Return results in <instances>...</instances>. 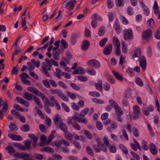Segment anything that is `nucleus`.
<instances>
[{
    "instance_id": "f257e3e1",
    "label": "nucleus",
    "mask_w": 160,
    "mask_h": 160,
    "mask_svg": "<svg viewBox=\"0 0 160 160\" xmlns=\"http://www.w3.org/2000/svg\"><path fill=\"white\" fill-rule=\"evenodd\" d=\"M96 141L98 142L97 145H93V148L95 152L97 153L100 152L101 151L106 152L107 151V147L104 145L102 142L101 141L100 138H98L96 139Z\"/></svg>"
},
{
    "instance_id": "f03ea898",
    "label": "nucleus",
    "mask_w": 160,
    "mask_h": 160,
    "mask_svg": "<svg viewBox=\"0 0 160 160\" xmlns=\"http://www.w3.org/2000/svg\"><path fill=\"white\" fill-rule=\"evenodd\" d=\"M124 39L125 40H131L133 38V34L131 29L124 30L123 31Z\"/></svg>"
},
{
    "instance_id": "7ed1b4c3",
    "label": "nucleus",
    "mask_w": 160,
    "mask_h": 160,
    "mask_svg": "<svg viewBox=\"0 0 160 160\" xmlns=\"http://www.w3.org/2000/svg\"><path fill=\"white\" fill-rule=\"evenodd\" d=\"M115 110V113L117 115L116 119L117 121L120 122H122V119L121 116L123 114V112L121 110V108L119 106L114 109Z\"/></svg>"
},
{
    "instance_id": "20e7f679",
    "label": "nucleus",
    "mask_w": 160,
    "mask_h": 160,
    "mask_svg": "<svg viewBox=\"0 0 160 160\" xmlns=\"http://www.w3.org/2000/svg\"><path fill=\"white\" fill-rule=\"evenodd\" d=\"M88 64L90 67H94L97 68H99L101 66L100 63L99 61L95 59L88 61Z\"/></svg>"
},
{
    "instance_id": "39448f33",
    "label": "nucleus",
    "mask_w": 160,
    "mask_h": 160,
    "mask_svg": "<svg viewBox=\"0 0 160 160\" xmlns=\"http://www.w3.org/2000/svg\"><path fill=\"white\" fill-rule=\"evenodd\" d=\"M42 64L43 65L42 66L41 68L42 72L47 77H50V75L48 72V71H50L51 70V67L46 64L45 62H43Z\"/></svg>"
},
{
    "instance_id": "423d86ee",
    "label": "nucleus",
    "mask_w": 160,
    "mask_h": 160,
    "mask_svg": "<svg viewBox=\"0 0 160 160\" xmlns=\"http://www.w3.org/2000/svg\"><path fill=\"white\" fill-rule=\"evenodd\" d=\"M78 113H76L75 115L72 118V119H73L75 120H77L79 123H82L86 124L87 123V120L85 118H82L80 117H78Z\"/></svg>"
},
{
    "instance_id": "0eeeda50",
    "label": "nucleus",
    "mask_w": 160,
    "mask_h": 160,
    "mask_svg": "<svg viewBox=\"0 0 160 160\" xmlns=\"http://www.w3.org/2000/svg\"><path fill=\"white\" fill-rule=\"evenodd\" d=\"M133 109L134 113V115H133V117L135 119H137L141 115L140 108L138 105H136L133 107Z\"/></svg>"
},
{
    "instance_id": "6e6552de",
    "label": "nucleus",
    "mask_w": 160,
    "mask_h": 160,
    "mask_svg": "<svg viewBox=\"0 0 160 160\" xmlns=\"http://www.w3.org/2000/svg\"><path fill=\"white\" fill-rule=\"evenodd\" d=\"M112 45L110 43L107 45L103 49V54L106 55H109L112 52Z\"/></svg>"
},
{
    "instance_id": "1a4fd4ad",
    "label": "nucleus",
    "mask_w": 160,
    "mask_h": 160,
    "mask_svg": "<svg viewBox=\"0 0 160 160\" xmlns=\"http://www.w3.org/2000/svg\"><path fill=\"white\" fill-rule=\"evenodd\" d=\"M140 65L143 70H145L147 66L146 60L144 56L141 57L139 59Z\"/></svg>"
},
{
    "instance_id": "9d476101",
    "label": "nucleus",
    "mask_w": 160,
    "mask_h": 160,
    "mask_svg": "<svg viewBox=\"0 0 160 160\" xmlns=\"http://www.w3.org/2000/svg\"><path fill=\"white\" fill-rule=\"evenodd\" d=\"M8 136L13 141H21L23 139L21 136L10 133L8 134Z\"/></svg>"
},
{
    "instance_id": "9b49d317",
    "label": "nucleus",
    "mask_w": 160,
    "mask_h": 160,
    "mask_svg": "<svg viewBox=\"0 0 160 160\" xmlns=\"http://www.w3.org/2000/svg\"><path fill=\"white\" fill-rule=\"evenodd\" d=\"M28 137L29 138L33 140L32 146L33 148H36L37 141L38 140V138L34 134L30 133L28 134Z\"/></svg>"
},
{
    "instance_id": "f8f14e48",
    "label": "nucleus",
    "mask_w": 160,
    "mask_h": 160,
    "mask_svg": "<svg viewBox=\"0 0 160 160\" xmlns=\"http://www.w3.org/2000/svg\"><path fill=\"white\" fill-rule=\"evenodd\" d=\"M152 34V31L150 29L146 30L142 32V36L143 39L147 40Z\"/></svg>"
},
{
    "instance_id": "ddd939ff",
    "label": "nucleus",
    "mask_w": 160,
    "mask_h": 160,
    "mask_svg": "<svg viewBox=\"0 0 160 160\" xmlns=\"http://www.w3.org/2000/svg\"><path fill=\"white\" fill-rule=\"evenodd\" d=\"M16 99L18 103L23 104L24 106L26 107H28L29 106L30 104L29 102L26 101L24 99L20 97H17Z\"/></svg>"
},
{
    "instance_id": "4468645a",
    "label": "nucleus",
    "mask_w": 160,
    "mask_h": 160,
    "mask_svg": "<svg viewBox=\"0 0 160 160\" xmlns=\"http://www.w3.org/2000/svg\"><path fill=\"white\" fill-rule=\"evenodd\" d=\"M53 120L55 125L57 127H58L59 126V124H60L61 122H62L61 118L58 114L56 115V116L53 118Z\"/></svg>"
},
{
    "instance_id": "2eb2a0df",
    "label": "nucleus",
    "mask_w": 160,
    "mask_h": 160,
    "mask_svg": "<svg viewBox=\"0 0 160 160\" xmlns=\"http://www.w3.org/2000/svg\"><path fill=\"white\" fill-rule=\"evenodd\" d=\"M90 46V42L89 41L85 40L82 42L81 48L83 51H86Z\"/></svg>"
},
{
    "instance_id": "dca6fc26",
    "label": "nucleus",
    "mask_w": 160,
    "mask_h": 160,
    "mask_svg": "<svg viewBox=\"0 0 160 160\" xmlns=\"http://www.w3.org/2000/svg\"><path fill=\"white\" fill-rule=\"evenodd\" d=\"M13 156L15 158H25L29 157L28 155V154L23 153L15 154H14Z\"/></svg>"
},
{
    "instance_id": "f3484780",
    "label": "nucleus",
    "mask_w": 160,
    "mask_h": 160,
    "mask_svg": "<svg viewBox=\"0 0 160 160\" xmlns=\"http://www.w3.org/2000/svg\"><path fill=\"white\" fill-rule=\"evenodd\" d=\"M3 108L2 110H0V119H2L3 118V112H6L8 108V105L7 102V101L5 103L3 104Z\"/></svg>"
},
{
    "instance_id": "a211bd4d",
    "label": "nucleus",
    "mask_w": 160,
    "mask_h": 160,
    "mask_svg": "<svg viewBox=\"0 0 160 160\" xmlns=\"http://www.w3.org/2000/svg\"><path fill=\"white\" fill-rule=\"evenodd\" d=\"M113 27L118 34H119L121 32V28L119 24L118 20V19L116 20Z\"/></svg>"
},
{
    "instance_id": "6ab92c4d",
    "label": "nucleus",
    "mask_w": 160,
    "mask_h": 160,
    "mask_svg": "<svg viewBox=\"0 0 160 160\" xmlns=\"http://www.w3.org/2000/svg\"><path fill=\"white\" fill-rule=\"evenodd\" d=\"M69 2H70L69 5H70V6L68 8L66 11L67 12H68L73 9L74 8V5L76 3L75 0H70Z\"/></svg>"
},
{
    "instance_id": "aec40b11",
    "label": "nucleus",
    "mask_w": 160,
    "mask_h": 160,
    "mask_svg": "<svg viewBox=\"0 0 160 160\" xmlns=\"http://www.w3.org/2000/svg\"><path fill=\"white\" fill-rule=\"evenodd\" d=\"M150 150L151 152L153 155L156 154L157 153V151L155 144L153 143H151L150 145Z\"/></svg>"
},
{
    "instance_id": "412c9836",
    "label": "nucleus",
    "mask_w": 160,
    "mask_h": 160,
    "mask_svg": "<svg viewBox=\"0 0 160 160\" xmlns=\"http://www.w3.org/2000/svg\"><path fill=\"white\" fill-rule=\"evenodd\" d=\"M98 83H96L95 84V86L97 89L99 91L102 92V81L101 79L98 80Z\"/></svg>"
},
{
    "instance_id": "4be33fe9",
    "label": "nucleus",
    "mask_w": 160,
    "mask_h": 160,
    "mask_svg": "<svg viewBox=\"0 0 160 160\" xmlns=\"http://www.w3.org/2000/svg\"><path fill=\"white\" fill-rule=\"evenodd\" d=\"M23 98L29 101H31L33 98V95L28 92H25L23 96Z\"/></svg>"
},
{
    "instance_id": "5701e85b",
    "label": "nucleus",
    "mask_w": 160,
    "mask_h": 160,
    "mask_svg": "<svg viewBox=\"0 0 160 160\" xmlns=\"http://www.w3.org/2000/svg\"><path fill=\"white\" fill-rule=\"evenodd\" d=\"M141 5L143 9L144 13L146 16H148L150 13L149 8L145 6L143 2H141Z\"/></svg>"
},
{
    "instance_id": "b1692460",
    "label": "nucleus",
    "mask_w": 160,
    "mask_h": 160,
    "mask_svg": "<svg viewBox=\"0 0 160 160\" xmlns=\"http://www.w3.org/2000/svg\"><path fill=\"white\" fill-rule=\"evenodd\" d=\"M78 37V34L76 33H73L72 34L70 38V41L72 45H75L76 42V39Z\"/></svg>"
},
{
    "instance_id": "393cba45",
    "label": "nucleus",
    "mask_w": 160,
    "mask_h": 160,
    "mask_svg": "<svg viewBox=\"0 0 160 160\" xmlns=\"http://www.w3.org/2000/svg\"><path fill=\"white\" fill-rule=\"evenodd\" d=\"M60 128L64 132H67L68 131V128L67 125L63 122H61V123L59 124V126Z\"/></svg>"
},
{
    "instance_id": "a878e982",
    "label": "nucleus",
    "mask_w": 160,
    "mask_h": 160,
    "mask_svg": "<svg viewBox=\"0 0 160 160\" xmlns=\"http://www.w3.org/2000/svg\"><path fill=\"white\" fill-rule=\"evenodd\" d=\"M41 151H44L50 153H52L54 152L53 149L51 147H45L41 149Z\"/></svg>"
},
{
    "instance_id": "bb28decb",
    "label": "nucleus",
    "mask_w": 160,
    "mask_h": 160,
    "mask_svg": "<svg viewBox=\"0 0 160 160\" xmlns=\"http://www.w3.org/2000/svg\"><path fill=\"white\" fill-rule=\"evenodd\" d=\"M31 142L32 141L31 140H26L24 141L25 146H24V148H25V150L31 148L30 146Z\"/></svg>"
},
{
    "instance_id": "cd10ccee",
    "label": "nucleus",
    "mask_w": 160,
    "mask_h": 160,
    "mask_svg": "<svg viewBox=\"0 0 160 160\" xmlns=\"http://www.w3.org/2000/svg\"><path fill=\"white\" fill-rule=\"evenodd\" d=\"M112 42L113 45L116 47H120V43L119 40L115 36L113 37Z\"/></svg>"
},
{
    "instance_id": "c85d7f7f",
    "label": "nucleus",
    "mask_w": 160,
    "mask_h": 160,
    "mask_svg": "<svg viewBox=\"0 0 160 160\" xmlns=\"http://www.w3.org/2000/svg\"><path fill=\"white\" fill-rule=\"evenodd\" d=\"M20 129L23 132H28L30 130V126L28 124L23 125L20 127Z\"/></svg>"
},
{
    "instance_id": "c756f323",
    "label": "nucleus",
    "mask_w": 160,
    "mask_h": 160,
    "mask_svg": "<svg viewBox=\"0 0 160 160\" xmlns=\"http://www.w3.org/2000/svg\"><path fill=\"white\" fill-rule=\"evenodd\" d=\"M49 91L50 93L52 94L53 95L55 94H57L58 96L61 92L59 89H53L52 88H51L49 89Z\"/></svg>"
},
{
    "instance_id": "7c9ffc66",
    "label": "nucleus",
    "mask_w": 160,
    "mask_h": 160,
    "mask_svg": "<svg viewBox=\"0 0 160 160\" xmlns=\"http://www.w3.org/2000/svg\"><path fill=\"white\" fill-rule=\"evenodd\" d=\"M5 149L10 155H12L13 153H15L16 151L15 149H13L11 146H8L6 147Z\"/></svg>"
},
{
    "instance_id": "2f4dec72",
    "label": "nucleus",
    "mask_w": 160,
    "mask_h": 160,
    "mask_svg": "<svg viewBox=\"0 0 160 160\" xmlns=\"http://www.w3.org/2000/svg\"><path fill=\"white\" fill-rule=\"evenodd\" d=\"M35 102L36 103L37 105L41 108H42L43 107V105L42 103L41 102L39 99L36 96L33 97Z\"/></svg>"
},
{
    "instance_id": "473e14b6",
    "label": "nucleus",
    "mask_w": 160,
    "mask_h": 160,
    "mask_svg": "<svg viewBox=\"0 0 160 160\" xmlns=\"http://www.w3.org/2000/svg\"><path fill=\"white\" fill-rule=\"evenodd\" d=\"M112 72L116 78L119 81H122L123 78L122 76L118 72L114 71H112Z\"/></svg>"
},
{
    "instance_id": "72a5a7b5",
    "label": "nucleus",
    "mask_w": 160,
    "mask_h": 160,
    "mask_svg": "<svg viewBox=\"0 0 160 160\" xmlns=\"http://www.w3.org/2000/svg\"><path fill=\"white\" fill-rule=\"evenodd\" d=\"M61 45L62 46L61 48L62 50L68 48V44L67 42L64 39H62L61 41Z\"/></svg>"
},
{
    "instance_id": "f704fd0d",
    "label": "nucleus",
    "mask_w": 160,
    "mask_h": 160,
    "mask_svg": "<svg viewBox=\"0 0 160 160\" xmlns=\"http://www.w3.org/2000/svg\"><path fill=\"white\" fill-rule=\"evenodd\" d=\"M65 133L64 135L65 138L69 141H71L73 139V136L69 132H65Z\"/></svg>"
},
{
    "instance_id": "c9c22d12",
    "label": "nucleus",
    "mask_w": 160,
    "mask_h": 160,
    "mask_svg": "<svg viewBox=\"0 0 160 160\" xmlns=\"http://www.w3.org/2000/svg\"><path fill=\"white\" fill-rule=\"evenodd\" d=\"M84 133L85 136L87 138L89 139H91L92 138V135L89 131L85 130L84 131Z\"/></svg>"
},
{
    "instance_id": "e433bc0d",
    "label": "nucleus",
    "mask_w": 160,
    "mask_h": 160,
    "mask_svg": "<svg viewBox=\"0 0 160 160\" xmlns=\"http://www.w3.org/2000/svg\"><path fill=\"white\" fill-rule=\"evenodd\" d=\"M133 134L136 137H138L139 135V132L138 129L135 127H133L132 129Z\"/></svg>"
},
{
    "instance_id": "4c0bfd02",
    "label": "nucleus",
    "mask_w": 160,
    "mask_h": 160,
    "mask_svg": "<svg viewBox=\"0 0 160 160\" xmlns=\"http://www.w3.org/2000/svg\"><path fill=\"white\" fill-rule=\"evenodd\" d=\"M105 28L104 26H101L99 29L98 34L99 36H101L103 35L105 33Z\"/></svg>"
},
{
    "instance_id": "58836bf2",
    "label": "nucleus",
    "mask_w": 160,
    "mask_h": 160,
    "mask_svg": "<svg viewBox=\"0 0 160 160\" xmlns=\"http://www.w3.org/2000/svg\"><path fill=\"white\" fill-rule=\"evenodd\" d=\"M89 111V108H86L82 110L79 114V116L81 117H83L86 115Z\"/></svg>"
},
{
    "instance_id": "ea45409f",
    "label": "nucleus",
    "mask_w": 160,
    "mask_h": 160,
    "mask_svg": "<svg viewBox=\"0 0 160 160\" xmlns=\"http://www.w3.org/2000/svg\"><path fill=\"white\" fill-rule=\"evenodd\" d=\"M9 128L10 130L11 131L14 132L17 131L18 128L16 124H13L11 123L10 125L9 126Z\"/></svg>"
},
{
    "instance_id": "a19ab883",
    "label": "nucleus",
    "mask_w": 160,
    "mask_h": 160,
    "mask_svg": "<svg viewBox=\"0 0 160 160\" xmlns=\"http://www.w3.org/2000/svg\"><path fill=\"white\" fill-rule=\"evenodd\" d=\"M89 94L91 96L94 97H99L100 96V94L96 91H91L89 92Z\"/></svg>"
},
{
    "instance_id": "79ce46f5",
    "label": "nucleus",
    "mask_w": 160,
    "mask_h": 160,
    "mask_svg": "<svg viewBox=\"0 0 160 160\" xmlns=\"http://www.w3.org/2000/svg\"><path fill=\"white\" fill-rule=\"evenodd\" d=\"M13 145L18 148L22 150H25L24 146L22 144L18 142H14Z\"/></svg>"
},
{
    "instance_id": "37998d69",
    "label": "nucleus",
    "mask_w": 160,
    "mask_h": 160,
    "mask_svg": "<svg viewBox=\"0 0 160 160\" xmlns=\"http://www.w3.org/2000/svg\"><path fill=\"white\" fill-rule=\"evenodd\" d=\"M136 83L140 86L142 87L143 85V83L141 79L139 77H137L135 79Z\"/></svg>"
},
{
    "instance_id": "c03bdc74",
    "label": "nucleus",
    "mask_w": 160,
    "mask_h": 160,
    "mask_svg": "<svg viewBox=\"0 0 160 160\" xmlns=\"http://www.w3.org/2000/svg\"><path fill=\"white\" fill-rule=\"evenodd\" d=\"M109 102L111 106L113 107L114 109L118 106L117 103L113 100H109Z\"/></svg>"
},
{
    "instance_id": "a18cd8bd",
    "label": "nucleus",
    "mask_w": 160,
    "mask_h": 160,
    "mask_svg": "<svg viewBox=\"0 0 160 160\" xmlns=\"http://www.w3.org/2000/svg\"><path fill=\"white\" fill-rule=\"evenodd\" d=\"M35 110L39 116L42 119L44 118V116L41 110L38 109L37 107H36Z\"/></svg>"
},
{
    "instance_id": "49530a36",
    "label": "nucleus",
    "mask_w": 160,
    "mask_h": 160,
    "mask_svg": "<svg viewBox=\"0 0 160 160\" xmlns=\"http://www.w3.org/2000/svg\"><path fill=\"white\" fill-rule=\"evenodd\" d=\"M119 147L122 152L125 154H127L128 153V151L127 148L123 144H120L119 146Z\"/></svg>"
},
{
    "instance_id": "de8ad7c7",
    "label": "nucleus",
    "mask_w": 160,
    "mask_h": 160,
    "mask_svg": "<svg viewBox=\"0 0 160 160\" xmlns=\"http://www.w3.org/2000/svg\"><path fill=\"white\" fill-rule=\"evenodd\" d=\"M141 55V50L140 49H136L134 54L133 55L132 57L134 58L136 57H139Z\"/></svg>"
},
{
    "instance_id": "09e8293b",
    "label": "nucleus",
    "mask_w": 160,
    "mask_h": 160,
    "mask_svg": "<svg viewBox=\"0 0 160 160\" xmlns=\"http://www.w3.org/2000/svg\"><path fill=\"white\" fill-rule=\"evenodd\" d=\"M87 72L89 75L92 76L95 75L96 72L93 68H91L87 70Z\"/></svg>"
},
{
    "instance_id": "8fccbe9b",
    "label": "nucleus",
    "mask_w": 160,
    "mask_h": 160,
    "mask_svg": "<svg viewBox=\"0 0 160 160\" xmlns=\"http://www.w3.org/2000/svg\"><path fill=\"white\" fill-rule=\"evenodd\" d=\"M108 41V39L107 38H103L99 42V45L102 47H103Z\"/></svg>"
},
{
    "instance_id": "3c124183",
    "label": "nucleus",
    "mask_w": 160,
    "mask_h": 160,
    "mask_svg": "<svg viewBox=\"0 0 160 160\" xmlns=\"http://www.w3.org/2000/svg\"><path fill=\"white\" fill-rule=\"evenodd\" d=\"M142 147L145 150H148L149 148L148 146V143L145 141H142Z\"/></svg>"
},
{
    "instance_id": "603ef678",
    "label": "nucleus",
    "mask_w": 160,
    "mask_h": 160,
    "mask_svg": "<svg viewBox=\"0 0 160 160\" xmlns=\"http://www.w3.org/2000/svg\"><path fill=\"white\" fill-rule=\"evenodd\" d=\"M92 101L94 102L97 104H103L104 103V101L102 100L96 98H93L92 99Z\"/></svg>"
},
{
    "instance_id": "864d4df0",
    "label": "nucleus",
    "mask_w": 160,
    "mask_h": 160,
    "mask_svg": "<svg viewBox=\"0 0 160 160\" xmlns=\"http://www.w3.org/2000/svg\"><path fill=\"white\" fill-rule=\"evenodd\" d=\"M20 77L22 81H23V80L26 79V78H28L29 76L25 72H22L20 75Z\"/></svg>"
},
{
    "instance_id": "5fc2aeb1",
    "label": "nucleus",
    "mask_w": 160,
    "mask_h": 160,
    "mask_svg": "<svg viewBox=\"0 0 160 160\" xmlns=\"http://www.w3.org/2000/svg\"><path fill=\"white\" fill-rule=\"evenodd\" d=\"M54 138L53 134H50L48 137L47 140L46 142V145H48L52 141Z\"/></svg>"
},
{
    "instance_id": "6e6d98bb",
    "label": "nucleus",
    "mask_w": 160,
    "mask_h": 160,
    "mask_svg": "<svg viewBox=\"0 0 160 160\" xmlns=\"http://www.w3.org/2000/svg\"><path fill=\"white\" fill-rule=\"evenodd\" d=\"M61 106L63 109L67 112H70V109L69 107L64 102H62L61 103Z\"/></svg>"
},
{
    "instance_id": "4d7b16f0",
    "label": "nucleus",
    "mask_w": 160,
    "mask_h": 160,
    "mask_svg": "<svg viewBox=\"0 0 160 160\" xmlns=\"http://www.w3.org/2000/svg\"><path fill=\"white\" fill-rule=\"evenodd\" d=\"M58 96L63 100L66 102H68V98L62 92H61Z\"/></svg>"
},
{
    "instance_id": "13d9d810",
    "label": "nucleus",
    "mask_w": 160,
    "mask_h": 160,
    "mask_svg": "<svg viewBox=\"0 0 160 160\" xmlns=\"http://www.w3.org/2000/svg\"><path fill=\"white\" fill-rule=\"evenodd\" d=\"M108 16L109 19V21L110 22H112L114 20V14L112 12H109L108 13Z\"/></svg>"
},
{
    "instance_id": "bf43d9fd",
    "label": "nucleus",
    "mask_w": 160,
    "mask_h": 160,
    "mask_svg": "<svg viewBox=\"0 0 160 160\" xmlns=\"http://www.w3.org/2000/svg\"><path fill=\"white\" fill-rule=\"evenodd\" d=\"M42 82L44 86L47 88H50L51 86L49 81H48L46 80H42Z\"/></svg>"
},
{
    "instance_id": "052dcab7",
    "label": "nucleus",
    "mask_w": 160,
    "mask_h": 160,
    "mask_svg": "<svg viewBox=\"0 0 160 160\" xmlns=\"http://www.w3.org/2000/svg\"><path fill=\"white\" fill-rule=\"evenodd\" d=\"M109 147V150L111 153H115L117 151V149L115 147L112 145H110Z\"/></svg>"
},
{
    "instance_id": "680f3d73",
    "label": "nucleus",
    "mask_w": 160,
    "mask_h": 160,
    "mask_svg": "<svg viewBox=\"0 0 160 160\" xmlns=\"http://www.w3.org/2000/svg\"><path fill=\"white\" fill-rule=\"evenodd\" d=\"M96 126L97 128L99 130H101L103 128L102 124L99 121H97L96 122Z\"/></svg>"
},
{
    "instance_id": "e2e57ef3",
    "label": "nucleus",
    "mask_w": 160,
    "mask_h": 160,
    "mask_svg": "<svg viewBox=\"0 0 160 160\" xmlns=\"http://www.w3.org/2000/svg\"><path fill=\"white\" fill-rule=\"evenodd\" d=\"M84 36L86 37H90L91 36V32L90 30L87 28L85 29Z\"/></svg>"
},
{
    "instance_id": "0e129e2a",
    "label": "nucleus",
    "mask_w": 160,
    "mask_h": 160,
    "mask_svg": "<svg viewBox=\"0 0 160 160\" xmlns=\"http://www.w3.org/2000/svg\"><path fill=\"white\" fill-rule=\"evenodd\" d=\"M73 143L77 149H80L81 148V146L79 142L74 141L73 142Z\"/></svg>"
},
{
    "instance_id": "69168bd1",
    "label": "nucleus",
    "mask_w": 160,
    "mask_h": 160,
    "mask_svg": "<svg viewBox=\"0 0 160 160\" xmlns=\"http://www.w3.org/2000/svg\"><path fill=\"white\" fill-rule=\"evenodd\" d=\"M72 126L75 129L78 130H79L81 129L80 126L77 122H75L72 123Z\"/></svg>"
},
{
    "instance_id": "338daca9",
    "label": "nucleus",
    "mask_w": 160,
    "mask_h": 160,
    "mask_svg": "<svg viewBox=\"0 0 160 160\" xmlns=\"http://www.w3.org/2000/svg\"><path fill=\"white\" fill-rule=\"evenodd\" d=\"M60 143L61 144H62L66 146H70V143L69 142L65 139H61L60 140Z\"/></svg>"
},
{
    "instance_id": "774afa93",
    "label": "nucleus",
    "mask_w": 160,
    "mask_h": 160,
    "mask_svg": "<svg viewBox=\"0 0 160 160\" xmlns=\"http://www.w3.org/2000/svg\"><path fill=\"white\" fill-rule=\"evenodd\" d=\"M71 104L72 108L74 110L78 111L79 110V107L75 103L72 102Z\"/></svg>"
}]
</instances>
